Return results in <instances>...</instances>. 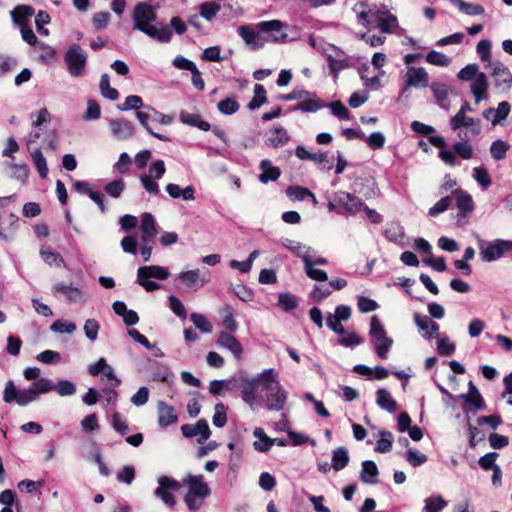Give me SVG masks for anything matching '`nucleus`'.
I'll return each mask as SVG.
<instances>
[{"mask_svg":"<svg viewBox=\"0 0 512 512\" xmlns=\"http://www.w3.org/2000/svg\"><path fill=\"white\" fill-rule=\"evenodd\" d=\"M341 337L338 339V343L345 347H355L360 345L363 342L362 337H360L357 333L351 332L346 333L344 335H340Z\"/></svg>","mask_w":512,"mask_h":512,"instance_id":"69168bd1","label":"nucleus"},{"mask_svg":"<svg viewBox=\"0 0 512 512\" xmlns=\"http://www.w3.org/2000/svg\"><path fill=\"white\" fill-rule=\"evenodd\" d=\"M380 438L378 439L375 451L379 453H387L391 450L393 444V434L387 430L379 432Z\"/></svg>","mask_w":512,"mask_h":512,"instance_id":"a19ab883","label":"nucleus"},{"mask_svg":"<svg viewBox=\"0 0 512 512\" xmlns=\"http://www.w3.org/2000/svg\"><path fill=\"white\" fill-rule=\"evenodd\" d=\"M190 320L200 332L206 334L212 332V324L203 314L194 312L190 315Z\"/></svg>","mask_w":512,"mask_h":512,"instance_id":"09e8293b","label":"nucleus"},{"mask_svg":"<svg viewBox=\"0 0 512 512\" xmlns=\"http://www.w3.org/2000/svg\"><path fill=\"white\" fill-rule=\"evenodd\" d=\"M253 435L258 439L255 441L253 446L255 450L259 452H267L273 446V442H271V438H269L262 428H256L253 432Z\"/></svg>","mask_w":512,"mask_h":512,"instance_id":"c9c22d12","label":"nucleus"},{"mask_svg":"<svg viewBox=\"0 0 512 512\" xmlns=\"http://www.w3.org/2000/svg\"><path fill=\"white\" fill-rule=\"evenodd\" d=\"M479 254L484 262H493L504 256L508 249V240L495 239L485 241L479 236L477 237Z\"/></svg>","mask_w":512,"mask_h":512,"instance_id":"39448f33","label":"nucleus"},{"mask_svg":"<svg viewBox=\"0 0 512 512\" xmlns=\"http://www.w3.org/2000/svg\"><path fill=\"white\" fill-rule=\"evenodd\" d=\"M376 402L382 409L393 413L397 409V403L391 396L390 392L384 388L378 389L376 392Z\"/></svg>","mask_w":512,"mask_h":512,"instance_id":"2f4dec72","label":"nucleus"},{"mask_svg":"<svg viewBox=\"0 0 512 512\" xmlns=\"http://www.w3.org/2000/svg\"><path fill=\"white\" fill-rule=\"evenodd\" d=\"M450 126L452 130H458L461 127H469L474 135H479L481 133L480 119L468 117L463 113H456V115L450 120Z\"/></svg>","mask_w":512,"mask_h":512,"instance_id":"6ab92c4d","label":"nucleus"},{"mask_svg":"<svg viewBox=\"0 0 512 512\" xmlns=\"http://www.w3.org/2000/svg\"><path fill=\"white\" fill-rule=\"evenodd\" d=\"M9 176L19 182L24 183L29 176V167L26 164H10Z\"/></svg>","mask_w":512,"mask_h":512,"instance_id":"c03bdc74","label":"nucleus"},{"mask_svg":"<svg viewBox=\"0 0 512 512\" xmlns=\"http://www.w3.org/2000/svg\"><path fill=\"white\" fill-rule=\"evenodd\" d=\"M140 230L142 232L141 240L143 243H152L153 238L158 234L157 223L154 216L145 212L141 217Z\"/></svg>","mask_w":512,"mask_h":512,"instance_id":"aec40b11","label":"nucleus"},{"mask_svg":"<svg viewBox=\"0 0 512 512\" xmlns=\"http://www.w3.org/2000/svg\"><path fill=\"white\" fill-rule=\"evenodd\" d=\"M218 110L224 115H231L238 111L239 104L233 98H226L217 105Z\"/></svg>","mask_w":512,"mask_h":512,"instance_id":"0e129e2a","label":"nucleus"},{"mask_svg":"<svg viewBox=\"0 0 512 512\" xmlns=\"http://www.w3.org/2000/svg\"><path fill=\"white\" fill-rule=\"evenodd\" d=\"M429 76L427 71L422 67H408L405 75V92L410 87L425 88L428 85Z\"/></svg>","mask_w":512,"mask_h":512,"instance_id":"f8f14e48","label":"nucleus"},{"mask_svg":"<svg viewBox=\"0 0 512 512\" xmlns=\"http://www.w3.org/2000/svg\"><path fill=\"white\" fill-rule=\"evenodd\" d=\"M304 263V270L306 275L316 281H326L328 279L327 273L324 270L316 269L311 258V254L306 253L302 256Z\"/></svg>","mask_w":512,"mask_h":512,"instance_id":"c756f323","label":"nucleus"},{"mask_svg":"<svg viewBox=\"0 0 512 512\" xmlns=\"http://www.w3.org/2000/svg\"><path fill=\"white\" fill-rule=\"evenodd\" d=\"M214 415L212 418L213 425L217 428H222L227 423L226 406L223 403H217L214 407Z\"/></svg>","mask_w":512,"mask_h":512,"instance_id":"bf43d9fd","label":"nucleus"},{"mask_svg":"<svg viewBox=\"0 0 512 512\" xmlns=\"http://www.w3.org/2000/svg\"><path fill=\"white\" fill-rule=\"evenodd\" d=\"M426 61L435 66L447 67L451 63V58L441 52L432 50L427 53Z\"/></svg>","mask_w":512,"mask_h":512,"instance_id":"5fc2aeb1","label":"nucleus"},{"mask_svg":"<svg viewBox=\"0 0 512 512\" xmlns=\"http://www.w3.org/2000/svg\"><path fill=\"white\" fill-rule=\"evenodd\" d=\"M510 112V104L507 101H502L498 104L497 109H494V117L491 119L493 125L499 124L502 120L506 119Z\"/></svg>","mask_w":512,"mask_h":512,"instance_id":"e2e57ef3","label":"nucleus"},{"mask_svg":"<svg viewBox=\"0 0 512 512\" xmlns=\"http://www.w3.org/2000/svg\"><path fill=\"white\" fill-rule=\"evenodd\" d=\"M158 424L162 428L177 423L178 416L175 412L174 407L168 405L164 401H159L157 404Z\"/></svg>","mask_w":512,"mask_h":512,"instance_id":"4be33fe9","label":"nucleus"},{"mask_svg":"<svg viewBox=\"0 0 512 512\" xmlns=\"http://www.w3.org/2000/svg\"><path fill=\"white\" fill-rule=\"evenodd\" d=\"M260 170L261 173L259 175V180L264 184L268 183L269 181H276L281 175L280 169L276 166H273L271 161L268 159L262 160L260 162Z\"/></svg>","mask_w":512,"mask_h":512,"instance_id":"a878e982","label":"nucleus"},{"mask_svg":"<svg viewBox=\"0 0 512 512\" xmlns=\"http://www.w3.org/2000/svg\"><path fill=\"white\" fill-rule=\"evenodd\" d=\"M31 387L39 397L40 394H45L52 391L54 388V384L48 378H39L31 385Z\"/></svg>","mask_w":512,"mask_h":512,"instance_id":"774afa93","label":"nucleus"},{"mask_svg":"<svg viewBox=\"0 0 512 512\" xmlns=\"http://www.w3.org/2000/svg\"><path fill=\"white\" fill-rule=\"evenodd\" d=\"M221 315L223 318V326L231 332L236 331L238 328V323L235 320L233 308L229 305H226L221 310Z\"/></svg>","mask_w":512,"mask_h":512,"instance_id":"8fccbe9b","label":"nucleus"},{"mask_svg":"<svg viewBox=\"0 0 512 512\" xmlns=\"http://www.w3.org/2000/svg\"><path fill=\"white\" fill-rule=\"evenodd\" d=\"M492 68L491 75L495 79V86L508 91L512 85V74L510 70L500 61L490 62Z\"/></svg>","mask_w":512,"mask_h":512,"instance_id":"9b49d317","label":"nucleus"},{"mask_svg":"<svg viewBox=\"0 0 512 512\" xmlns=\"http://www.w3.org/2000/svg\"><path fill=\"white\" fill-rule=\"evenodd\" d=\"M290 141V135L282 126H275L268 132L266 144L273 148H279Z\"/></svg>","mask_w":512,"mask_h":512,"instance_id":"b1692460","label":"nucleus"},{"mask_svg":"<svg viewBox=\"0 0 512 512\" xmlns=\"http://www.w3.org/2000/svg\"><path fill=\"white\" fill-rule=\"evenodd\" d=\"M370 17L378 23V27L383 33L390 34L394 28L398 27L397 17L390 13L386 5L370 10Z\"/></svg>","mask_w":512,"mask_h":512,"instance_id":"1a4fd4ad","label":"nucleus"},{"mask_svg":"<svg viewBox=\"0 0 512 512\" xmlns=\"http://www.w3.org/2000/svg\"><path fill=\"white\" fill-rule=\"evenodd\" d=\"M510 145L503 140H496L490 146V153L494 160L500 161L506 157V153L509 150Z\"/></svg>","mask_w":512,"mask_h":512,"instance_id":"49530a36","label":"nucleus"},{"mask_svg":"<svg viewBox=\"0 0 512 512\" xmlns=\"http://www.w3.org/2000/svg\"><path fill=\"white\" fill-rule=\"evenodd\" d=\"M216 344L220 348L229 350L235 358L240 359L243 354L241 343L230 333L220 332Z\"/></svg>","mask_w":512,"mask_h":512,"instance_id":"412c9836","label":"nucleus"},{"mask_svg":"<svg viewBox=\"0 0 512 512\" xmlns=\"http://www.w3.org/2000/svg\"><path fill=\"white\" fill-rule=\"evenodd\" d=\"M31 156H32V159H33V163L39 173V176L41 178H46L47 177V174H48V167H47V162H46V159L45 157L43 156L42 152L40 149H35L32 153H31Z\"/></svg>","mask_w":512,"mask_h":512,"instance_id":"de8ad7c7","label":"nucleus"},{"mask_svg":"<svg viewBox=\"0 0 512 512\" xmlns=\"http://www.w3.org/2000/svg\"><path fill=\"white\" fill-rule=\"evenodd\" d=\"M434 97L436 98L438 105L440 108L444 110H448L450 107V103L447 101L449 87L444 83L433 82L430 86Z\"/></svg>","mask_w":512,"mask_h":512,"instance_id":"7c9ffc66","label":"nucleus"},{"mask_svg":"<svg viewBox=\"0 0 512 512\" xmlns=\"http://www.w3.org/2000/svg\"><path fill=\"white\" fill-rule=\"evenodd\" d=\"M335 201L338 207L348 214H355L363 207L362 201L348 192H338Z\"/></svg>","mask_w":512,"mask_h":512,"instance_id":"a211bd4d","label":"nucleus"},{"mask_svg":"<svg viewBox=\"0 0 512 512\" xmlns=\"http://www.w3.org/2000/svg\"><path fill=\"white\" fill-rule=\"evenodd\" d=\"M455 194L458 209L464 214L471 212L474 207L471 195L463 190H456Z\"/></svg>","mask_w":512,"mask_h":512,"instance_id":"58836bf2","label":"nucleus"},{"mask_svg":"<svg viewBox=\"0 0 512 512\" xmlns=\"http://www.w3.org/2000/svg\"><path fill=\"white\" fill-rule=\"evenodd\" d=\"M239 387L242 393V399L253 408V404L257 397L258 383L256 377H248L241 375L238 378Z\"/></svg>","mask_w":512,"mask_h":512,"instance_id":"ddd939ff","label":"nucleus"},{"mask_svg":"<svg viewBox=\"0 0 512 512\" xmlns=\"http://www.w3.org/2000/svg\"><path fill=\"white\" fill-rule=\"evenodd\" d=\"M414 322L419 330L424 331L423 337L431 339L438 337L439 325L432 321L428 316H423L420 313L414 314Z\"/></svg>","mask_w":512,"mask_h":512,"instance_id":"5701e85b","label":"nucleus"},{"mask_svg":"<svg viewBox=\"0 0 512 512\" xmlns=\"http://www.w3.org/2000/svg\"><path fill=\"white\" fill-rule=\"evenodd\" d=\"M170 272L167 268L157 265L143 266L137 270V283L147 292H152L160 288V285L150 278L165 280Z\"/></svg>","mask_w":512,"mask_h":512,"instance_id":"20e7f679","label":"nucleus"},{"mask_svg":"<svg viewBox=\"0 0 512 512\" xmlns=\"http://www.w3.org/2000/svg\"><path fill=\"white\" fill-rule=\"evenodd\" d=\"M256 380L266 393L275 390L276 387L281 385L278 381V375L273 368L265 369L256 376Z\"/></svg>","mask_w":512,"mask_h":512,"instance_id":"393cba45","label":"nucleus"},{"mask_svg":"<svg viewBox=\"0 0 512 512\" xmlns=\"http://www.w3.org/2000/svg\"><path fill=\"white\" fill-rule=\"evenodd\" d=\"M179 118L182 123L192 127H197L202 131H208L211 129L210 124L202 120L201 116L197 113H190L188 111L183 110L180 112Z\"/></svg>","mask_w":512,"mask_h":512,"instance_id":"c85d7f7f","label":"nucleus"},{"mask_svg":"<svg viewBox=\"0 0 512 512\" xmlns=\"http://www.w3.org/2000/svg\"><path fill=\"white\" fill-rule=\"evenodd\" d=\"M221 10L220 4L216 2H205L200 5V17L211 21Z\"/></svg>","mask_w":512,"mask_h":512,"instance_id":"3c124183","label":"nucleus"},{"mask_svg":"<svg viewBox=\"0 0 512 512\" xmlns=\"http://www.w3.org/2000/svg\"><path fill=\"white\" fill-rule=\"evenodd\" d=\"M99 87H100V91H101V94L103 97H105L111 101H115L118 99L119 93H118L117 89L112 88L110 86V78H109L108 74H103L101 76Z\"/></svg>","mask_w":512,"mask_h":512,"instance_id":"79ce46f5","label":"nucleus"},{"mask_svg":"<svg viewBox=\"0 0 512 512\" xmlns=\"http://www.w3.org/2000/svg\"><path fill=\"white\" fill-rule=\"evenodd\" d=\"M455 349V344L448 337L438 338L437 350L439 354L443 356H450L455 352Z\"/></svg>","mask_w":512,"mask_h":512,"instance_id":"338daca9","label":"nucleus"},{"mask_svg":"<svg viewBox=\"0 0 512 512\" xmlns=\"http://www.w3.org/2000/svg\"><path fill=\"white\" fill-rule=\"evenodd\" d=\"M349 459L347 448L338 447L332 452L331 466L335 471H341L348 465Z\"/></svg>","mask_w":512,"mask_h":512,"instance_id":"473e14b6","label":"nucleus"},{"mask_svg":"<svg viewBox=\"0 0 512 512\" xmlns=\"http://www.w3.org/2000/svg\"><path fill=\"white\" fill-rule=\"evenodd\" d=\"M19 391L16 389V386L12 380H8L5 384V388L3 391V400L4 402L11 404L13 402L17 403V399L19 398Z\"/></svg>","mask_w":512,"mask_h":512,"instance_id":"052dcab7","label":"nucleus"},{"mask_svg":"<svg viewBox=\"0 0 512 512\" xmlns=\"http://www.w3.org/2000/svg\"><path fill=\"white\" fill-rule=\"evenodd\" d=\"M266 102H267V97H266V90H265L264 86L261 84H255L254 97L249 102L248 108L250 110H255Z\"/></svg>","mask_w":512,"mask_h":512,"instance_id":"a18cd8bd","label":"nucleus"},{"mask_svg":"<svg viewBox=\"0 0 512 512\" xmlns=\"http://www.w3.org/2000/svg\"><path fill=\"white\" fill-rule=\"evenodd\" d=\"M447 502L441 496H432L425 500L424 512H439L445 506Z\"/></svg>","mask_w":512,"mask_h":512,"instance_id":"13d9d810","label":"nucleus"},{"mask_svg":"<svg viewBox=\"0 0 512 512\" xmlns=\"http://www.w3.org/2000/svg\"><path fill=\"white\" fill-rule=\"evenodd\" d=\"M133 27L146 34L147 36L157 39L159 42L168 43L172 38V31L161 25L158 28L153 23L157 19V14L154 8L146 3L139 2L136 4L132 14Z\"/></svg>","mask_w":512,"mask_h":512,"instance_id":"f257e3e1","label":"nucleus"},{"mask_svg":"<svg viewBox=\"0 0 512 512\" xmlns=\"http://www.w3.org/2000/svg\"><path fill=\"white\" fill-rule=\"evenodd\" d=\"M378 468L374 461L365 460L362 462V470L360 472V480L366 484H376L378 482Z\"/></svg>","mask_w":512,"mask_h":512,"instance_id":"bb28decb","label":"nucleus"},{"mask_svg":"<svg viewBox=\"0 0 512 512\" xmlns=\"http://www.w3.org/2000/svg\"><path fill=\"white\" fill-rule=\"evenodd\" d=\"M158 487L154 491L155 497L162 500V502L172 508L176 505V497L172 492H177L181 489V484L169 477V476H160L157 480Z\"/></svg>","mask_w":512,"mask_h":512,"instance_id":"0eeeda50","label":"nucleus"},{"mask_svg":"<svg viewBox=\"0 0 512 512\" xmlns=\"http://www.w3.org/2000/svg\"><path fill=\"white\" fill-rule=\"evenodd\" d=\"M112 135L118 140H125L135 134V127L132 122L127 119H113L109 123Z\"/></svg>","mask_w":512,"mask_h":512,"instance_id":"2eb2a0df","label":"nucleus"},{"mask_svg":"<svg viewBox=\"0 0 512 512\" xmlns=\"http://www.w3.org/2000/svg\"><path fill=\"white\" fill-rule=\"evenodd\" d=\"M367 69H368V67L364 66L363 70L360 71V77L364 83V86L371 88L373 90L380 89L382 87L380 77L383 76L385 74V72L383 70H380L378 75L373 76V77H367L364 74V71H366Z\"/></svg>","mask_w":512,"mask_h":512,"instance_id":"6e6d98bb","label":"nucleus"},{"mask_svg":"<svg viewBox=\"0 0 512 512\" xmlns=\"http://www.w3.org/2000/svg\"><path fill=\"white\" fill-rule=\"evenodd\" d=\"M145 106L140 96L129 95L125 98L124 102L118 106V109L121 111L136 110L137 112L140 109H145Z\"/></svg>","mask_w":512,"mask_h":512,"instance_id":"37998d69","label":"nucleus"},{"mask_svg":"<svg viewBox=\"0 0 512 512\" xmlns=\"http://www.w3.org/2000/svg\"><path fill=\"white\" fill-rule=\"evenodd\" d=\"M488 82L486 75L484 73H480L477 75L471 84V91L475 98V102L479 103L487 96Z\"/></svg>","mask_w":512,"mask_h":512,"instance_id":"cd10ccee","label":"nucleus"},{"mask_svg":"<svg viewBox=\"0 0 512 512\" xmlns=\"http://www.w3.org/2000/svg\"><path fill=\"white\" fill-rule=\"evenodd\" d=\"M452 5L457 7L462 13L469 16L483 15L485 9L479 4L465 2L464 0H449Z\"/></svg>","mask_w":512,"mask_h":512,"instance_id":"f704fd0d","label":"nucleus"},{"mask_svg":"<svg viewBox=\"0 0 512 512\" xmlns=\"http://www.w3.org/2000/svg\"><path fill=\"white\" fill-rule=\"evenodd\" d=\"M59 396L66 397L72 396L76 393V385L70 380H61L57 384H54V388Z\"/></svg>","mask_w":512,"mask_h":512,"instance_id":"4d7b16f0","label":"nucleus"},{"mask_svg":"<svg viewBox=\"0 0 512 512\" xmlns=\"http://www.w3.org/2000/svg\"><path fill=\"white\" fill-rule=\"evenodd\" d=\"M406 460L413 467H418L427 461V456L416 449L409 448L406 452Z\"/></svg>","mask_w":512,"mask_h":512,"instance_id":"680f3d73","label":"nucleus"},{"mask_svg":"<svg viewBox=\"0 0 512 512\" xmlns=\"http://www.w3.org/2000/svg\"><path fill=\"white\" fill-rule=\"evenodd\" d=\"M87 53L78 44H73L66 51L64 61L69 74L73 77H81L85 73Z\"/></svg>","mask_w":512,"mask_h":512,"instance_id":"423d86ee","label":"nucleus"},{"mask_svg":"<svg viewBox=\"0 0 512 512\" xmlns=\"http://www.w3.org/2000/svg\"><path fill=\"white\" fill-rule=\"evenodd\" d=\"M238 34L252 49H259L265 44L263 33L259 29L256 31L249 25L240 26L238 28Z\"/></svg>","mask_w":512,"mask_h":512,"instance_id":"dca6fc26","label":"nucleus"},{"mask_svg":"<svg viewBox=\"0 0 512 512\" xmlns=\"http://www.w3.org/2000/svg\"><path fill=\"white\" fill-rule=\"evenodd\" d=\"M321 106L320 100L315 94L311 93V96L303 98V101L297 104L294 107V110L302 112H316L321 108Z\"/></svg>","mask_w":512,"mask_h":512,"instance_id":"4c0bfd02","label":"nucleus"},{"mask_svg":"<svg viewBox=\"0 0 512 512\" xmlns=\"http://www.w3.org/2000/svg\"><path fill=\"white\" fill-rule=\"evenodd\" d=\"M282 245L285 248H287L288 250H290L291 252H293L296 256L301 257V258L306 253L310 254V252L312 251V249L310 247H306L302 243L296 242V241L288 239V238H286L282 241Z\"/></svg>","mask_w":512,"mask_h":512,"instance_id":"864d4df0","label":"nucleus"},{"mask_svg":"<svg viewBox=\"0 0 512 512\" xmlns=\"http://www.w3.org/2000/svg\"><path fill=\"white\" fill-rule=\"evenodd\" d=\"M183 483L188 487L184 496V502L190 511L199 510L204 500L211 494L208 484L204 481L203 475H188L183 479Z\"/></svg>","mask_w":512,"mask_h":512,"instance_id":"f03ea898","label":"nucleus"},{"mask_svg":"<svg viewBox=\"0 0 512 512\" xmlns=\"http://www.w3.org/2000/svg\"><path fill=\"white\" fill-rule=\"evenodd\" d=\"M369 336L377 356L381 359H386L392 347L393 339L387 336L383 324L376 315L370 319Z\"/></svg>","mask_w":512,"mask_h":512,"instance_id":"7ed1b4c3","label":"nucleus"},{"mask_svg":"<svg viewBox=\"0 0 512 512\" xmlns=\"http://www.w3.org/2000/svg\"><path fill=\"white\" fill-rule=\"evenodd\" d=\"M284 26L280 20L262 21L256 25L263 33L265 42L273 43H285L294 39L283 31Z\"/></svg>","mask_w":512,"mask_h":512,"instance_id":"6e6552de","label":"nucleus"},{"mask_svg":"<svg viewBox=\"0 0 512 512\" xmlns=\"http://www.w3.org/2000/svg\"><path fill=\"white\" fill-rule=\"evenodd\" d=\"M288 399V393L282 385L275 390L266 393V408L270 411H281L284 409Z\"/></svg>","mask_w":512,"mask_h":512,"instance_id":"f3484780","label":"nucleus"},{"mask_svg":"<svg viewBox=\"0 0 512 512\" xmlns=\"http://www.w3.org/2000/svg\"><path fill=\"white\" fill-rule=\"evenodd\" d=\"M125 188L126 184L123 179H115L104 186V191L112 198H119Z\"/></svg>","mask_w":512,"mask_h":512,"instance_id":"603ef678","label":"nucleus"},{"mask_svg":"<svg viewBox=\"0 0 512 512\" xmlns=\"http://www.w3.org/2000/svg\"><path fill=\"white\" fill-rule=\"evenodd\" d=\"M181 432L186 438L199 436L197 442L203 445L210 437L211 430L205 419H200L196 424H184L181 426Z\"/></svg>","mask_w":512,"mask_h":512,"instance_id":"9d476101","label":"nucleus"},{"mask_svg":"<svg viewBox=\"0 0 512 512\" xmlns=\"http://www.w3.org/2000/svg\"><path fill=\"white\" fill-rule=\"evenodd\" d=\"M166 191L172 198L182 197L184 200H194L195 189L193 186L189 185L184 189H181L179 185L169 183L166 185Z\"/></svg>","mask_w":512,"mask_h":512,"instance_id":"72a5a7b5","label":"nucleus"},{"mask_svg":"<svg viewBox=\"0 0 512 512\" xmlns=\"http://www.w3.org/2000/svg\"><path fill=\"white\" fill-rule=\"evenodd\" d=\"M177 279L181 281L184 286L195 291L208 282L205 274L199 269L181 272L178 274Z\"/></svg>","mask_w":512,"mask_h":512,"instance_id":"4468645a","label":"nucleus"},{"mask_svg":"<svg viewBox=\"0 0 512 512\" xmlns=\"http://www.w3.org/2000/svg\"><path fill=\"white\" fill-rule=\"evenodd\" d=\"M33 13H34V9L32 7L26 6V5H20V6H17L12 11L11 14H12V18L15 23H17L21 26H25L26 22L28 21V17L32 16Z\"/></svg>","mask_w":512,"mask_h":512,"instance_id":"ea45409f","label":"nucleus"},{"mask_svg":"<svg viewBox=\"0 0 512 512\" xmlns=\"http://www.w3.org/2000/svg\"><path fill=\"white\" fill-rule=\"evenodd\" d=\"M286 194H287V196L291 200H294V201L295 200L302 201L306 197H311L312 200H313V203L314 204L317 203V199H316L315 195L310 190H308L307 188H304V187H301V186H290V187H288L287 190H286Z\"/></svg>","mask_w":512,"mask_h":512,"instance_id":"e433bc0d","label":"nucleus"}]
</instances>
